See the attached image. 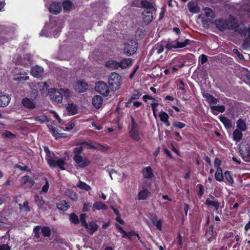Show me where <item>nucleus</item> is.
<instances>
[{
	"label": "nucleus",
	"mask_w": 250,
	"mask_h": 250,
	"mask_svg": "<svg viewBox=\"0 0 250 250\" xmlns=\"http://www.w3.org/2000/svg\"><path fill=\"white\" fill-rule=\"evenodd\" d=\"M24 60L26 62L24 64H22L23 65H25V66H29L32 64L33 62V57L30 54H25L24 57Z\"/></svg>",
	"instance_id": "nucleus-40"
},
{
	"label": "nucleus",
	"mask_w": 250,
	"mask_h": 250,
	"mask_svg": "<svg viewBox=\"0 0 250 250\" xmlns=\"http://www.w3.org/2000/svg\"><path fill=\"white\" fill-rule=\"evenodd\" d=\"M93 143L92 141L89 142H82L78 144L80 145H85L87 146L88 149H92L93 145Z\"/></svg>",
	"instance_id": "nucleus-52"
},
{
	"label": "nucleus",
	"mask_w": 250,
	"mask_h": 250,
	"mask_svg": "<svg viewBox=\"0 0 250 250\" xmlns=\"http://www.w3.org/2000/svg\"><path fill=\"white\" fill-rule=\"evenodd\" d=\"M243 48L245 49H247L250 48V39H246L244 40L243 44Z\"/></svg>",
	"instance_id": "nucleus-54"
},
{
	"label": "nucleus",
	"mask_w": 250,
	"mask_h": 250,
	"mask_svg": "<svg viewBox=\"0 0 250 250\" xmlns=\"http://www.w3.org/2000/svg\"><path fill=\"white\" fill-rule=\"evenodd\" d=\"M191 42L192 41L188 39H185L179 37L176 40L167 43L166 47L167 50H170L172 48H183L187 45L190 44Z\"/></svg>",
	"instance_id": "nucleus-2"
},
{
	"label": "nucleus",
	"mask_w": 250,
	"mask_h": 250,
	"mask_svg": "<svg viewBox=\"0 0 250 250\" xmlns=\"http://www.w3.org/2000/svg\"><path fill=\"white\" fill-rule=\"evenodd\" d=\"M23 209L26 212H29L31 210V209H30V207L28 206V202L27 201H24L23 202Z\"/></svg>",
	"instance_id": "nucleus-62"
},
{
	"label": "nucleus",
	"mask_w": 250,
	"mask_h": 250,
	"mask_svg": "<svg viewBox=\"0 0 250 250\" xmlns=\"http://www.w3.org/2000/svg\"><path fill=\"white\" fill-rule=\"evenodd\" d=\"M210 109L214 115H217L218 112L223 113L225 110L224 105H212L210 106Z\"/></svg>",
	"instance_id": "nucleus-21"
},
{
	"label": "nucleus",
	"mask_w": 250,
	"mask_h": 250,
	"mask_svg": "<svg viewBox=\"0 0 250 250\" xmlns=\"http://www.w3.org/2000/svg\"><path fill=\"white\" fill-rule=\"evenodd\" d=\"M198 186L199 187V191L198 192V196L200 198H201L202 195L204 194V187L203 185H202L201 184H198Z\"/></svg>",
	"instance_id": "nucleus-56"
},
{
	"label": "nucleus",
	"mask_w": 250,
	"mask_h": 250,
	"mask_svg": "<svg viewBox=\"0 0 250 250\" xmlns=\"http://www.w3.org/2000/svg\"><path fill=\"white\" fill-rule=\"evenodd\" d=\"M49 187V182L46 180V182L45 185L42 187V192L45 193L48 190V188Z\"/></svg>",
	"instance_id": "nucleus-63"
},
{
	"label": "nucleus",
	"mask_w": 250,
	"mask_h": 250,
	"mask_svg": "<svg viewBox=\"0 0 250 250\" xmlns=\"http://www.w3.org/2000/svg\"><path fill=\"white\" fill-rule=\"evenodd\" d=\"M220 121L227 128H229L231 127L232 124L231 121L227 117L220 115L219 117Z\"/></svg>",
	"instance_id": "nucleus-29"
},
{
	"label": "nucleus",
	"mask_w": 250,
	"mask_h": 250,
	"mask_svg": "<svg viewBox=\"0 0 250 250\" xmlns=\"http://www.w3.org/2000/svg\"><path fill=\"white\" fill-rule=\"evenodd\" d=\"M207 101L211 104H216L217 103V100L212 95L208 94L207 95Z\"/></svg>",
	"instance_id": "nucleus-49"
},
{
	"label": "nucleus",
	"mask_w": 250,
	"mask_h": 250,
	"mask_svg": "<svg viewBox=\"0 0 250 250\" xmlns=\"http://www.w3.org/2000/svg\"><path fill=\"white\" fill-rule=\"evenodd\" d=\"M231 23L232 24L230 28L234 29L235 31L238 32L240 34L243 36L248 35L250 38V27L247 28L246 27H240L234 19L231 21Z\"/></svg>",
	"instance_id": "nucleus-5"
},
{
	"label": "nucleus",
	"mask_w": 250,
	"mask_h": 250,
	"mask_svg": "<svg viewBox=\"0 0 250 250\" xmlns=\"http://www.w3.org/2000/svg\"><path fill=\"white\" fill-rule=\"evenodd\" d=\"M95 90L104 96H108L109 90L106 83L100 81L96 84Z\"/></svg>",
	"instance_id": "nucleus-7"
},
{
	"label": "nucleus",
	"mask_w": 250,
	"mask_h": 250,
	"mask_svg": "<svg viewBox=\"0 0 250 250\" xmlns=\"http://www.w3.org/2000/svg\"><path fill=\"white\" fill-rule=\"evenodd\" d=\"M65 194L70 197L71 199L73 201H76L78 199L77 194L74 192L72 190L70 189H67L65 190Z\"/></svg>",
	"instance_id": "nucleus-33"
},
{
	"label": "nucleus",
	"mask_w": 250,
	"mask_h": 250,
	"mask_svg": "<svg viewBox=\"0 0 250 250\" xmlns=\"http://www.w3.org/2000/svg\"><path fill=\"white\" fill-rule=\"evenodd\" d=\"M120 67L121 69H125L132 65V60L130 59H124L121 62H119Z\"/></svg>",
	"instance_id": "nucleus-19"
},
{
	"label": "nucleus",
	"mask_w": 250,
	"mask_h": 250,
	"mask_svg": "<svg viewBox=\"0 0 250 250\" xmlns=\"http://www.w3.org/2000/svg\"><path fill=\"white\" fill-rule=\"evenodd\" d=\"M105 66L113 69H117L120 67L119 62L115 60H109L105 63Z\"/></svg>",
	"instance_id": "nucleus-25"
},
{
	"label": "nucleus",
	"mask_w": 250,
	"mask_h": 250,
	"mask_svg": "<svg viewBox=\"0 0 250 250\" xmlns=\"http://www.w3.org/2000/svg\"><path fill=\"white\" fill-rule=\"evenodd\" d=\"M43 72V69L39 66H36L33 67L31 70V74L35 77L39 78L41 77Z\"/></svg>",
	"instance_id": "nucleus-17"
},
{
	"label": "nucleus",
	"mask_w": 250,
	"mask_h": 250,
	"mask_svg": "<svg viewBox=\"0 0 250 250\" xmlns=\"http://www.w3.org/2000/svg\"><path fill=\"white\" fill-rule=\"evenodd\" d=\"M143 176L145 178L151 179L154 177L152 169L150 167H147L144 168Z\"/></svg>",
	"instance_id": "nucleus-20"
},
{
	"label": "nucleus",
	"mask_w": 250,
	"mask_h": 250,
	"mask_svg": "<svg viewBox=\"0 0 250 250\" xmlns=\"http://www.w3.org/2000/svg\"><path fill=\"white\" fill-rule=\"evenodd\" d=\"M44 150L46 153L45 160L50 167H59L61 170H65L66 164L63 159L58 158L55 153L51 151L47 146H44Z\"/></svg>",
	"instance_id": "nucleus-1"
},
{
	"label": "nucleus",
	"mask_w": 250,
	"mask_h": 250,
	"mask_svg": "<svg viewBox=\"0 0 250 250\" xmlns=\"http://www.w3.org/2000/svg\"><path fill=\"white\" fill-rule=\"evenodd\" d=\"M73 160L77 164V167L80 168H84L90 163V161L87 158L83 157L82 155L74 156Z\"/></svg>",
	"instance_id": "nucleus-6"
},
{
	"label": "nucleus",
	"mask_w": 250,
	"mask_h": 250,
	"mask_svg": "<svg viewBox=\"0 0 250 250\" xmlns=\"http://www.w3.org/2000/svg\"><path fill=\"white\" fill-rule=\"evenodd\" d=\"M57 208L61 210L66 211L70 207V205L68 202L65 200L61 201L57 205Z\"/></svg>",
	"instance_id": "nucleus-26"
},
{
	"label": "nucleus",
	"mask_w": 250,
	"mask_h": 250,
	"mask_svg": "<svg viewBox=\"0 0 250 250\" xmlns=\"http://www.w3.org/2000/svg\"><path fill=\"white\" fill-rule=\"evenodd\" d=\"M83 227L86 229L88 233L90 234H93L98 229L97 225L93 222H89V224L86 223Z\"/></svg>",
	"instance_id": "nucleus-18"
},
{
	"label": "nucleus",
	"mask_w": 250,
	"mask_h": 250,
	"mask_svg": "<svg viewBox=\"0 0 250 250\" xmlns=\"http://www.w3.org/2000/svg\"><path fill=\"white\" fill-rule=\"evenodd\" d=\"M149 192L146 189H144L140 191L138 195V198L139 200L146 199L149 196Z\"/></svg>",
	"instance_id": "nucleus-32"
},
{
	"label": "nucleus",
	"mask_w": 250,
	"mask_h": 250,
	"mask_svg": "<svg viewBox=\"0 0 250 250\" xmlns=\"http://www.w3.org/2000/svg\"><path fill=\"white\" fill-rule=\"evenodd\" d=\"M205 204L208 206H213L215 208V209L216 210H218L220 206V203L218 202L217 200H216L212 201L210 200L209 198L207 199Z\"/></svg>",
	"instance_id": "nucleus-28"
},
{
	"label": "nucleus",
	"mask_w": 250,
	"mask_h": 250,
	"mask_svg": "<svg viewBox=\"0 0 250 250\" xmlns=\"http://www.w3.org/2000/svg\"><path fill=\"white\" fill-rule=\"evenodd\" d=\"M149 218L150 219L153 224L158 221L157 217L156 214L154 213H150L149 215Z\"/></svg>",
	"instance_id": "nucleus-58"
},
{
	"label": "nucleus",
	"mask_w": 250,
	"mask_h": 250,
	"mask_svg": "<svg viewBox=\"0 0 250 250\" xmlns=\"http://www.w3.org/2000/svg\"><path fill=\"white\" fill-rule=\"evenodd\" d=\"M77 186L78 188L82 189H84L86 191H89L91 189V187L88 185L80 180L78 182V184H77Z\"/></svg>",
	"instance_id": "nucleus-35"
},
{
	"label": "nucleus",
	"mask_w": 250,
	"mask_h": 250,
	"mask_svg": "<svg viewBox=\"0 0 250 250\" xmlns=\"http://www.w3.org/2000/svg\"><path fill=\"white\" fill-rule=\"evenodd\" d=\"M11 100L10 96L7 94L0 92V107L6 106Z\"/></svg>",
	"instance_id": "nucleus-11"
},
{
	"label": "nucleus",
	"mask_w": 250,
	"mask_h": 250,
	"mask_svg": "<svg viewBox=\"0 0 250 250\" xmlns=\"http://www.w3.org/2000/svg\"><path fill=\"white\" fill-rule=\"evenodd\" d=\"M215 179L219 182L223 181L224 179V177L222 173H215Z\"/></svg>",
	"instance_id": "nucleus-60"
},
{
	"label": "nucleus",
	"mask_w": 250,
	"mask_h": 250,
	"mask_svg": "<svg viewBox=\"0 0 250 250\" xmlns=\"http://www.w3.org/2000/svg\"><path fill=\"white\" fill-rule=\"evenodd\" d=\"M93 207L97 210H106L107 208V206L104 203L100 202H97L93 204Z\"/></svg>",
	"instance_id": "nucleus-36"
},
{
	"label": "nucleus",
	"mask_w": 250,
	"mask_h": 250,
	"mask_svg": "<svg viewBox=\"0 0 250 250\" xmlns=\"http://www.w3.org/2000/svg\"><path fill=\"white\" fill-rule=\"evenodd\" d=\"M137 50V43L135 41L130 40L125 43L123 49L124 54L127 56H131Z\"/></svg>",
	"instance_id": "nucleus-4"
},
{
	"label": "nucleus",
	"mask_w": 250,
	"mask_h": 250,
	"mask_svg": "<svg viewBox=\"0 0 250 250\" xmlns=\"http://www.w3.org/2000/svg\"><path fill=\"white\" fill-rule=\"evenodd\" d=\"M141 4L142 7L145 9V10L146 11H152L153 12H155L156 11L154 4L146 0H141Z\"/></svg>",
	"instance_id": "nucleus-15"
},
{
	"label": "nucleus",
	"mask_w": 250,
	"mask_h": 250,
	"mask_svg": "<svg viewBox=\"0 0 250 250\" xmlns=\"http://www.w3.org/2000/svg\"><path fill=\"white\" fill-rule=\"evenodd\" d=\"M208 61L207 56L204 54H202L199 57V62L202 64H203L204 63H205Z\"/></svg>",
	"instance_id": "nucleus-57"
},
{
	"label": "nucleus",
	"mask_w": 250,
	"mask_h": 250,
	"mask_svg": "<svg viewBox=\"0 0 250 250\" xmlns=\"http://www.w3.org/2000/svg\"><path fill=\"white\" fill-rule=\"evenodd\" d=\"M188 6L189 11L192 13H198L200 12L199 7L194 2H189Z\"/></svg>",
	"instance_id": "nucleus-27"
},
{
	"label": "nucleus",
	"mask_w": 250,
	"mask_h": 250,
	"mask_svg": "<svg viewBox=\"0 0 250 250\" xmlns=\"http://www.w3.org/2000/svg\"><path fill=\"white\" fill-rule=\"evenodd\" d=\"M236 126L238 129L241 131H245L247 129L246 122L242 119H239L237 121Z\"/></svg>",
	"instance_id": "nucleus-24"
},
{
	"label": "nucleus",
	"mask_w": 250,
	"mask_h": 250,
	"mask_svg": "<svg viewBox=\"0 0 250 250\" xmlns=\"http://www.w3.org/2000/svg\"><path fill=\"white\" fill-rule=\"evenodd\" d=\"M224 176L227 181L230 184L234 183L233 179L232 177L231 173L229 171H226L224 173Z\"/></svg>",
	"instance_id": "nucleus-42"
},
{
	"label": "nucleus",
	"mask_w": 250,
	"mask_h": 250,
	"mask_svg": "<svg viewBox=\"0 0 250 250\" xmlns=\"http://www.w3.org/2000/svg\"><path fill=\"white\" fill-rule=\"evenodd\" d=\"M66 110L70 114L74 115L77 113L78 108L75 104L72 103L68 104L66 107Z\"/></svg>",
	"instance_id": "nucleus-30"
},
{
	"label": "nucleus",
	"mask_w": 250,
	"mask_h": 250,
	"mask_svg": "<svg viewBox=\"0 0 250 250\" xmlns=\"http://www.w3.org/2000/svg\"><path fill=\"white\" fill-rule=\"evenodd\" d=\"M131 118V124L129 126V131L138 130V124L135 121L132 116H130Z\"/></svg>",
	"instance_id": "nucleus-38"
},
{
	"label": "nucleus",
	"mask_w": 250,
	"mask_h": 250,
	"mask_svg": "<svg viewBox=\"0 0 250 250\" xmlns=\"http://www.w3.org/2000/svg\"><path fill=\"white\" fill-rule=\"evenodd\" d=\"M42 232L44 237H49L51 235V230L48 227H43L42 229Z\"/></svg>",
	"instance_id": "nucleus-43"
},
{
	"label": "nucleus",
	"mask_w": 250,
	"mask_h": 250,
	"mask_svg": "<svg viewBox=\"0 0 250 250\" xmlns=\"http://www.w3.org/2000/svg\"><path fill=\"white\" fill-rule=\"evenodd\" d=\"M242 158L245 162H250V149L248 151L246 155L242 156Z\"/></svg>",
	"instance_id": "nucleus-61"
},
{
	"label": "nucleus",
	"mask_w": 250,
	"mask_h": 250,
	"mask_svg": "<svg viewBox=\"0 0 250 250\" xmlns=\"http://www.w3.org/2000/svg\"><path fill=\"white\" fill-rule=\"evenodd\" d=\"M21 181L22 184L25 186V188H31L35 183L34 179L27 175L22 177Z\"/></svg>",
	"instance_id": "nucleus-13"
},
{
	"label": "nucleus",
	"mask_w": 250,
	"mask_h": 250,
	"mask_svg": "<svg viewBox=\"0 0 250 250\" xmlns=\"http://www.w3.org/2000/svg\"><path fill=\"white\" fill-rule=\"evenodd\" d=\"M129 134L131 138L136 141H139L141 139L138 130L129 131Z\"/></svg>",
	"instance_id": "nucleus-39"
},
{
	"label": "nucleus",
	"mask_w": 250,
	"mask_h": 250,
	"mask_svg": "<svg viewBox=\"0 0 250 250\" xmlns=\"http://www.w3.org/2000/svg\"><path fill=\"white\" fill-rule=\"evenodd\" d=\"M153 11L144 10L142 13V19L144 22L148 24L153 20Z\"/></svg>",
	"instance_id": "nucleus-12"
},
{
	"label": "nucleus",
	"mask_w": 250,
	"mask_h": 250,
	"mask_svg": "<svg viewBox=\"0 0 250 250\" xmlns=\"http://www.w3.org/2000/svg\"><path fill=\"white\" fill-rule=\"evenodd\" d=\"M103 98L101 96L96 95L94 96L92 98V104L97 109H99L101 107L103 104Z\"/></svg>",
	"instance_id": "nucleus-16"
},
{
	"label": "nucleus",
	"mask_w": 250,
	"mask_h": 250,
	"mask_svg": "<svg viewBox=\"0 0 250 250\" xmlns=\"http://www.w3.org/2000/svg\"><path fill=\"white\" fill-rule=\"evenodd\" d=\"M73 87L76 91L81 93L87 90L88 84L83 81H77L73 83Z\"/></svg>",
	"instance_id": "nucleus-9"
},
{
	"label": "nucleus",
	"mask_w": 250,
	"mask_h": 250,
	"mask_svg": "<svg viewBox=\"0 0 250 250\" xmlns=\"http://www.w3.org/2000/svg\"><path fill=\"white\" fill-rule=\"evenodd\" d=\"M243 137L242 131L238 129H236L233 133V139L236 142L240 141Z\"/></svg>",
	"instance_id": "nucleus-31"
},
{
	"label": "nucleus",
	"mask_w": 250,
	"mask_h": 250,
	"mask_svg": "<svg viewBox=\"0 0 250 250\" xmlns=\"http://www.w3.org/2000/svg\"><path fill=\"white\" fill-rule=\"evenodd\" d=\"M69 219L72 223L75 224H78L80 221L78 218V216L75 213L70 214L69 215Z\"/></svg>",
	"instance_id": "nucleus-46"
},
{
	"label": "nucleus",
	"mask_w": 250,
	"mask_h": 250,
	"mask_svg": "<svg viewBox=\"0 0 250 250\" xmlns=\"http://www.w3.org/2000/svg\"><path fill=\"white\" fill-rule=\"evenodd\" d=\"M141 95L142 93L140 91L138 90H134L131 98H132V99L133 100L138 99L141 97Z\"/></svg>",
	"instance_id": "nucleus-50"
},
{
	"label": "nucleus",
	"mask_w": 250,
	"mask_h": 250,
	"mask_svg": "<svg viewBox=\"0 0 250 250\" xmlns=\"http://www.w3.org/2000/svg\"><path fill=\"white\" fill-rule=\"evenodd\" d=\"M50 131L52 133L53 135L55 136L56 138H60L62 137L63 134L59 133L52 126L49 125H48Z\"/></svg>",
	"instance_id": "nucleus-44"
},
{
	"label": "nucleus",
	"mask_w": 250,
	"mask_h": 250,
	"mask_svg": "<svg viewBox=\"0 0 250 250\" xmlns=\"http://www.w3.org/2000/svg\"><path fill=\"white\" fill-rule=\"evenodd\" d=\"M62 6L64 10H69L72 7V2L69 0H65L62 3Z\"/></svg>",
	"instance_id": "nucleus-48"
},
{
	"label": "nucleus",
	"mask_w": 250,
	"mask_h": 250,
	"mask_svg": "<svg viewBox=\"0 0 250 250\" xmlns=\"http://www.w3.org/2000/svg\"><path fill=\"white\" fill-rule=\"evenodd\" d=\"M215 25L216 27L221 31H224L227 27L226 21L222 19L216 20L215 21Z\"/></svg>",
	"instance_id": "nucleus-22"
},
{
	"label": "nucleus",
	"mask_w": 250,
	"mask_h": 250,
	"mask_svg": "<svg viewBox=\"0 0 250 250\" xmlns=\"http://www.w3.org/2000/svg\"><path fill=\"white\" fill-rule=\"evenodd\" d=\"M35 120L36 121L43 123L46 122V117L44 116H37L35 118Z\"/></svg>",
	"instance_id": "nucleus-55"
},
{
	"label": "nucleus",
	"mask_w": 250,
	"mask_h": 250,
	"mask_svg": "<svg viewBox=\"0 0 250 250\" xmlns=\"http://www.w3.org/2000/svg\"><path fill=\"white\" fill-rule=\"evenodd\" d=\"M152 51H156L157 54H160L164 51L163 45L161 42L157 43L152 48Z\"/></svg>",
	"instance_id": "nucleus-34"
},
{
	"label": "nucleus",
	"mask_w": 250,
	"mask_h": 250,
	"mask_svg": "<svg viewBox=\"0 0 250 250\" xmlns=\"http://www.w3.org/2000/svg\"><path fill=\"white\" fill-rule=\"evenodd\" d=\"M92 149H96L101 151H105L107 150V147L96 142H94Z\"/></svg>",
	"instance_id": "nucleus-37"
},
{
	"label": "nucleus",
	"mask_w": 250,
	"mask_h": 250,
	"mask_svg": "<svg viewBox=\"0 0 250 250\" xmlns=\"http://www.w3.org/2000/svg\"><path fill=\"white\" fill-rule=\"evenodd\" d=\"M173 125L178 128L182 129L185 127L186 125L181 122H174L173 124Z\"/></svg>",
	"instance_id": "nucleus-53"
},
{
	"label": "nucleus",
	"mask_w": 250,
	"mask_h": 250,
	"mask_svg": "<svg viewBox=\"0 0 250 250\" xmlns=\"http://www.w3.org/2000/svg\"><path fill=\"white\" fill-rule=\"evenodd\" d=\"M159 117L160 120L162 122H164L165 121H167L168 120L169 116L165 112L161 111L159 114Z\"/></svg>",
	"instance_id": "nucleus-47"
},
{
	"label": "nucleus",
	"mask_w": 250,
	"mask_h": 250,
	"mask_svg": "<svg viewBox=\"0 0 250 250\" xmlns=\"http://www.w3.org/2000/svg\"><path fill=\"white\" fill-rule=\"evenodd\" d=\"M60 90L62 93V96H63L65 99H68L70 97L71 93L68 89L61 88Z\"/></svg>",
	"instance_id": "nucleus-45"
},
{
	"label": "nucleus",
	"mask_w": 250,
	"mask_h": 250,
	"mask_svg": "<svg viewBox=\"0 0 250 250\" xmlns=\"http://www.w3.org/2000/svg\"><path fill=\"white\" fill-rule=\"evenodd\" d=\"M205 15L207 17H209L213 19L215 17L212 10L208 7H206L204 9Z\"/></svg>",
	"instance_id": "nucleus-41"
},
{
	"label": "nucleus",
	"mask_w": 250,
	"mask_h": 250,
	"mask_svg": "<svg viewBox=\"0 0 250 250\" xmlns=\"http://www.w3.org/2000/svg\"><path fill=\"white\" fill-rule=\"evenodd\" d=\"M85 214H81L80 216V220L81 221L82 226H83L86 223L85 221Z\"/></svg>",
	"instance_id": "nucleus-59"
},
{
	"label": "nucleus",
	"mask_w": 250,
	"mask_h": 250,
	"mask_svg": "<svg viewBox=\"0 0 250 250\" xmlns=\"http://www.w3.org/2000/svg\"><path fill=\"white\" fill-rule=\"evenodd\" d=\"M4 137L8 138H12L15 137V135L12 134L11 132L6 131L3 133Z\"/></svg>",
	"instance_id": "nucleus-64"
},
{
	"label": "nucleus",
	"mask_w": 250,
	"mask_h": 250,
	"mask_svg": "<svg viewBox=\"0 0 250 250\" xmlns=\"http://www.w3.org/2000/svg\"><path fill=\"white\" fill-rule=\"evenodd\" d=\"M35 202H36L40 209H42L44 210H46V207H44L45 202L42 200V197H39L38 195H35Z\"/></svg>",
	"instance_id": "nucleus-23"
},
{
	"label": "nucleus",
	"mask_w": 250,
	"mask_h": 250,
	"mask_svg": "<svg viewBox=\"0 0 250 250\" xmlns=\"http://www.w3.org/2000/svg\"><path fill=\"white\" fill-rule=\"evenodd\" d=\"M48 95L50 98L55 102L61 103L62 100V93L60 90L53 88H51L48 91Z\"/></svg>",
	"instance_id": "nucleus-8"
},
{
	"label": "nucleus",
	"mask_w": 250,
	"mask_h": 250,
	"mask_svg": "<svg viewBox=\"0 0 250 250\" xmlns=\"http://www.w3.org/2000/svg\"><path fill=\"white\" fill-rule=\"evenodd\" d=\"M22 105L28 109H32L36 107V104L33 100L28 98H24L22 100Z\"/></svg>",
	"instance_id": "nucleus-14"
},
{
	"label": "nucleus",
	"mask_w": 250,
	"mask_h": 250,
	"mask_svg": "<svg viewBox=\"0 0 250 250\" xmlns=\"http://www.w3.org/2000/svg\"><path fill=\"white\" fill-rule=\"evenodd\" d=\"M62 10V5L60 3L56 1H53L50 5L49 11L54 14H59Z\"/></svg>",
	"instance_id": "nucleus-10"
},
{
	"label": "nucleus",
	"mask_w": 250,
	"mask_h": 250,
	"mask_svg": "<svg viewBox=\"0 0 250 250\" xmlns=\"http://www.w3.org/2000/svg\"><path fill=\"white\" fill-rule=\"evenodd\" d=\"M83 151V147L82 146L75 147L73 149L74 156H80Z\"/></svg>",
	"instance_id": "nucleus-51"
},
{
	"label": "nucleus",
	"mask_w": 250,
	"mask_h": 250,
	"mask_svg": "<svg viewBox=\"0 0 250 250\" xmlns=\"http://www.w3.org/2000/svg\"><path fill=\"white\" fill-rule=\"evenodd\" d=\"M122 83L121 77L116 72H112L108 78L109 87L112 90L120 88Z\"/></svg>",
	"instance_id": "nucleus-3"
}]
</instances>
